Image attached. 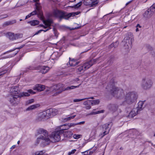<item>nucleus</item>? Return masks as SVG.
<instances>
[{
	"label": "nucleus",
	"mask_w": 155,
	"mask_h": 155,
	"mask_svg": "<svg viewBox=\"0 0 155 155\" xmlns=\"http://www.w3.org/2000/svg\"><path fill=\"white\" fill-rule=\"evenodd\" d=\"M138 98V95L135 91L126 93L124 95V101L120 104L121 105L127 106L134 103Z\"/></svg>",
	"instance_id": "1"
},
{
	"label": "nucleus",
	"mask_w": 155,
	"mask_h": 155,
	"mask_svg": "<svg viewBox=\"0 0 155 155\" xmlns=\"http://www.w3.org/2000/svg\"><path fill=\"white\" fill-rule=\"evenodd\" d=\"M37 133L38 134H41L40 136L37 138L38 143H39V140H41L43 142H46L47 144H49L50 140L48 133L46 130L43 129H40L37 130Z\"/></svg>",
	"instance_id": "2"
},
{
	"label": "nucleus",
	"mask_w": 155,
	"mask_h": 155,
	"mask_svg": "<svg viewBox=\"0 0 155 155\" xmlns=\"http://www.w3.org/2000/svg\"><path fill=\"white\" fill-rule=\"evenodd\" d=\"M76 15H77L78 14H76L75 13L67 14L64 12L58 10H55L53 12L52 16L54 17H58L60 19H61L62 18L67 19L69 17H71L72 15H73V16H74Z\"/></svg>",
	"instance_id": "3"
},
{
	"label": "nucleus",
	"mask_w": 155,
	"mask_h": 155,
	"mask_svg": "<svg viewBox=\"0 0 155 155\" xmlns=\"http://www.w3.org/2000/svg\"><path fill=\"white\" fill-rule=\"evenodd\" d=\"M79 85L78 86H71L69 87H68L66 88L64 87L63 84H58L54 87V90L55 91V93L54 95H57L61 93L63 91L65 90H69L71 89H74L75 88L78 87Z\"/></svg>",
	"instance_id": "4"
},
{
	"label": "nucleus",
	"mask_w": 155,
	"mask_h": 155,
	"mask_svg": "<svg viewBox=\"0 0 155 155\" xmlns=\"http://www.w3.org/2000/svg\"><path fill=\"white\" fill-rule=\"evenodd\" d=\"M63 133V129L54 131L52 133L50 137L53 140V142H54L59 141L61 140V137L62 140H63L64 138H62Z\"/></svg>",
	"instance_id": "5"
},
{
	"label": "nucleus",
	"mask_w": 155,
	"mask_h": 155,
	"mask_svg": "<svg viewBox=\"0 0 155 155\" xmlns=\"http://www.w3.org/2000/svg\"><path fill=\"white\" fill-rule=\"evenodd\" d=\"M127 37H125L124 41H122L123 43H125L124 45L126 48L129 49L131 47V45L132 42L134 41L133 35L131 32L128 33L126 35Z\"/></svg>",
	"instance_id": "6"
},
{
	"label": "nucleus",
	"mask_w": 155,
	"mask_h": 155,
	"mask_svg": "<svg viewBox=\"0 0 155 155\" xmlns=\"http://www.w3.org/2000/svg\"><path fill=\"white\" fill-rule=\"evenodd\" d=\"M50 68L48 66H39L37 67H29L26 69V70L24 71V72H26L28 71V70H39V72L42 74H45L47 73L50 70Z\"/></svg>",
	"instance_id": "7"
},
{
	"label": "nucleus",
	"mask_w": 155,
	"mask_h": 155,
	"mask_svg": "<svg viewBox=\"0 0 155 155\" xmlns=\"http://www.w3.org/2000/svg\"><path fill=\"white\" fill-rule=\"evenodd\" d=\"M8 100L12 105L15 106L19 103L20 98L18 95H12L9 96Z\"/></svg>",
	"instance_id": "8"
},
{
	"label": "nucleus",
	"mask_w": 155,
	"mask_h": 155,
	"mask_svg": "<svg viewBox=\"0 0 155 155\" xmlns=\"http://www.w3.org/2000/svg\"><path fill=\"white\" fill-rule=\"evenodd\" d=\"M112 125V123H107L103 125L102 126V134H101V137H103L104 135L108 134L110 129Z\"/></svg>",
	"instance_id": "9"
},
{
	"label": "nucleus",
	"mask_w": 155,
	"mask_h": 155,
	"mask_svg": "<svg viewBox=\"0 0 155 155\" xmlns=\"http://www.w3.org/2000/svg\"><path fill=\"white\" fill-rule=\"evenodd\" d=\"M155 9V3H154L144 13L143 16L145 18H150L153 15Z\"/></svg>",
	"instance_id": "10"
},
{
	"label": "nucleus",
	"mask_w": 155,
	"mask_h": 155,
	"mask_svg": "<svg viewBox=\"0 0 155 155\" xmlns=\"http://www.w3.org/2000/svg\"><path fill=\"white\" fill-rule=\"evenodd\" d=\"M152 84L150 80L144 78L142 80L141 86L143 89L147 90L151 87Z\"/></svg>",
	"instance_id": "11"
},
{
	"label": "nucleus",
	"mask_w": 155,
	"mask_h": 155,
	"mask_svg": "<svg viewBox=\"0 0 155 155\" xmlns=\"http://www.w3.org/2000/svg\"><path fill=\"white\" fill-rule=\"evenodd\" d=\"M47 110L39 114L37 118L38 121H44L49 118Z\"/></svg>",
	"instance_id": "12"
},
{
	"label": "nucleus",
	"mask_w": 155,
	"mask_h": 155,
	"mask_svg": "<svg viewBox=\"0 0 155 155\" xmlns=\"http://www.w3.org/2000/svg\"><path fill=\"white\" fill-rule=\"evenodd\" d=\"M83 3L86 6L94 7L97 5L98 2L97 0H84Z\"/></svg>",
	"instance_id": "13"
},
{
	"label": "nucleus",
	"mask_w": 155,
	"mask_h": 155,
	"mask_svg": "<svg viewBox=\"0 0 155 155\" xmlns=\"http://www.w3.org/2000/svg\"><path fill=\"white\" fill-rule=\"evenodd\" d=\"M115 91H117V89H114L113 91L112 92L113 95L115 97L121 99L123 97L124 95V91L123 90L119 89L117 93H115Z\"/></svg>",
	"instance_id": "14"
},
{
	"label": "nucleus",
	"mask_w": 155,
	"mask_h": 155,
	"mask_svg": "<svg viewBox=\"0 0 155 155\" xmlns=\"http://www.w3.org/2000/svg\"><path fill=\"white\" fill-rule=\"evenodd\" d=\"M97 59H92L90 61H88L84 64L83 67L85 70H87L91 67L93 65L96 63Z\"/></svg>",
	"instance_id": "15"
},
{
	"label": "nucleus",
	"mask_w": 155,
	"mask_h": 155,
	"mask_svg": "<svg viewBox=\"0 0 155 155\" xmlns=\"http://www.w3.org/2000/svg\"><path fill=\"white\" fill-rule=\"evenodd\" d=\"M106 88L108 90V91H110L111 94L112 95H113L112 92L113 91V90H114V89H117V91H115V93H117V91H118V90L119 88L116 87L114 86V83L113 82V81H112V84L109 83L107 87Z\"/></svg>",
	"instance_id": "16"
},
{
	"label": "nucleus",
	"mask_w": 155,
	"mask_h": 155,
	"mask_svg": "<svg viewBox=\"0 0 155 155\" xmlns=\"http://www.w3.org/2000/svg\"><path fill=\"white\" fill-rule=\"evenodd\" d=\"M69 61L68 63H67L66 64L67 67H69V65L71 66H74L79 63V61H77L76 60L74 59H71V58H69Z\"/></svg>",
	"instance_id": "17"
},
{
	"label": "nucleus",
	"mask_w": 155,
	"mask_h": 155,
	"mask_svg": "<svg viewBox=\"0 0 155 155\" xmlns=\"http://www.w3.org/2000/svg\"><path fill=\"white\" fill-rule=\"evenodd\" d=\"M46 110L49 118L55 116L58 113L57 110L55 109H50Z\"/></svg>",
	"instance_id": "18"
},
{
	"label": "nucleus",
	"mask_w": 155,
	"mask_h": 155,
	"mask_svg": "<svg viewBox=\"0 0 155 155\" xmlns=\"http://www.w3.org/2000/svg\"><path fill=\"white\" fill-rule=\"evenodd\" d=\"M28 92H23L19 94L18 95L20 98L21 97H28L30 95L29 94H34L35 93V92L33 91L32 90L30 89L28 91Z\"/></svg>",
	"instance_id": "19"
},
{
	"label": "nucleus",
	"mask_w": 155,
	"mask_h": 155,
	"mask_svg": "<svg viewBox=\"0 0 155 155\" xmlns=\"http://www.w3.org/2000/svg\"><path fill=\"white\" fill-rule=\"evenodd\" d=\"M118 107V105L115 104H110L108 106V108L109 110L113 112H116L117 110Z\"/></svg>",
	"instance_id": "20"
},
{
	"label": "nucleus",
	"mask_w": 155,
	"mask_h": 155,
	"mask_svg": "<svg viewBox=\"0 0 155 155\" xmlns=\"http://www.w3.org/2000/svg\"><path fill=\"white\" fill-rule=\"evenodd\" d=\"M138 109L134 108L129 113L128 116L129 118H132L136 116L138 113Z\"/></svg>",
	"instance_id": "21"
},
{
	"label": "nucleus",
	"mask_w": 155,
	"mask_h": 155,
	"mask_svg": "<svg viewBox=\"0 0 155 155\" xmlns=\"http://www.w3.org/2000/svg\"><path fill=\"white\" fill-rule=\"evenodd\" d=\"M20 89L18 87L14 86L12 87L11 92L13 94H17L19 93Z\"/></svg>",
	"instance_id": "22"
},
{
	"label": "nucleus",
	"mask_w": 155,
	"mask_h": 155,
	"mask_svg": "<svg viewBox=\"0 0 155 155\" xmlns=\"http://www.w3.org/2000/svg\"><path fill=\"white\" fill-rule=\"evenodd\" d=\"M44 23L45 24V25L46 26H44V25H42L43 27L44 28H47L48 27H50L51 25V24L52 23L53 21L52 20L50 19H48L45 21H43Z\"/></svg>",
	"instance_id": "23"
},
{
	"label": "nucleus",
	"mask_w": 155,
	"mask_h": 155,
	"mask_svg": "<svg viewBox=\"0 0 155 155\" xmlns=\"http://www.w3.org/2000/svg\"><path fill=\"white\" fill-rule=\"evenodd\" d=\"M45 89V86L41 84H37L36 85L35 87L34 90H37L39 91H43Z\"/></svg>",
	"instance_id": "24"
},
{
	"label": "nucleus",
	"mask_w": 155,
	"mask_h": 155,
	"mask_svg": "<svg viewBox=\"0 0 155 155\" xmlns=\"http://www.w3.org/2000/svg\"><path fill=\"white\" fill-rule=\"evenodd\" d=\"M73 133L71 131H66L64 132L62 137L65 138H69L71 137L73 135Z\"/></svg>",
	"instance_id": "25"
},
{
	"label": "nucleus",
	"mask_w": 155,
	"mask_h": 155,
	"mask_svg": "<svg viewBox=\"0 0 155 155\" xmlns=\"http://www.w3.org/2000/svg\"><path fill=\"white\" fill-rule=\"evenodd\" d=\"M35 8L37 12L41 15L42 14L41 6L40 4L36 3L35 4Z\"/></svg>",
	"instance_id": "26"
},
{
	"label": "nucleus",
	"mask_w": 155,
	"mask_h": 155,
	"mask_svg": "<svg viewBox=\"0 0 155 155\" xmlns=\"http://www.w3.org/2000/svg\"><path fill=\"white\" fill-rule=\"evenodd\" d=\"M145 101H140L138 103V106L136 108L138 109V111L141 110L144 108V107H143V105L144 104V103L145 102Z\"/></svg>",
	"instance_id": "27"
},
{
	"label": "nucleus",
	"mask_w": 155,
	"mask_h": 155,
	"mask_svg": "<svg viewBox=\"0 0 155 155\" xmlns=\"http://www.w3.org/2000/svg\"><path fill=\"white\" fill-rule=\"evenodd\" d=\"M27 23H28L30 24L32 26H35L38 25L39 24V22L37 20H33L28 21Z\"/></svg>",
	"instance_id": "28"
},
{
	"label": "nucleus",
	"mask_w": 155,
	"mask_h": 155,
	"mask_svg": "<svg viewBox=\"0 0 155 155\" xmlns=\"http://www.w3.org/2000/svg\"><path fill=\"white\" fill-rule=\"evenodd\" d=\"M39 106V104H36L32 105L29 106L28 108L26 109L27 110H29L35 109L36 108L38 107Z\"/></svg>",
	"instance_id": "29"
},
{
	"label": "nucleus",
	"mask_w": 155,
	"mask_h": 155,
	"mask_svg": "<svg viewBox=\"0 0 155 155\" xmlns=\"http://www.w3.org/2000/svg\"><path fill=\"white\" fill-rule=\"evenodd\" d=\"M7 35L10 39L12 40H15V35L14 33L11 32H8L7 33Z\"/></svg>",
	"instance_id": "30"
},
{
	"label": "nucleus",
	"mask_w": 155,
	"mask_h": 155,
	"mask_svg": "<svg viewBox=\"0 0 155 155\" xmlns=\"http://www.w3.org/2000/svg\"><path fill=\"white\" fill-rule=\"evenodd\" d=\"M78 72L80 74L86 70L83 67V65L79 66L78 68Z\"/></svg>",
	"instance_id": "31"
},
{
	"label": "nucleus",
	"mask_w": 155,
	"mask_h": 155,
	"mask_svg": "<svg viewBox=\"0 0 155 155\" xmlns=\"http://www.w3.org/2000/svg\"><path fill=\"white\" fill-rule=\"evenodd\" d=\"M100 101L99 99L95 100H91V105L98 104L100 103Z\"/></svg>",
	"instance_id": "32"
},
{
	"label": "nucleus",
	"mask_w": 155,
	"mask_h": 155,
	"mask_svg": "<svg viewBox=\"0 0 155 155\" xmlns=\"http://www.w3.org/2000/svg\"><path fill=\"white\" fill-rule=\"evenodd\" d=\"M43 151H37L32 154V155H48L47 154H46L45 155L43 154Z\"/></svg>",
	"instance_id": "33"
},
{
	"label": "nucleus",
	"mask_w": 155,
	"mask_h": 155,
	"mask_svg": "<svg viewBox=\"0 0 155 155\" xmlns=\"http://www.w3.org/2000/svg\"><path fill=\"white\" fill-rule=\"evenodd\" d=\"M82 3V2H80L74 6H72V7L75 8H78L81 6Z\"/></svg>",
	"instance_id": "34"
},
{
	"label": "nucleus",
	"mask_w": 155,
	"mask_h": 155,
	"mask_svg": "<svg viewBox=\"0 0 155 155\" xmlns=\"http://www.w3.org/2000/svg\"><path fill=\"white\" fill-rule=\"evenodd\" d=\"M103 112L104 110H99L96 112H92L90 113V115H92L94 114H97L103 113Z\"/></svg>",
	"instance_id": "35"
},
{
	"label": "nucleus",
	"mask_w": 155,
	"mask_h": 155,
	"mask_svg": "<svg viewBox=\"0 0 155 155\" xmlns=\"http://www.w3.org/2000/svg\"><path fill=\"white\" fill-rule=\"evenodd\" d=\"M15 35V39L22 38L23 37V35L21 34H17Z\"/></svg>",
	"instance_id": "36"
},
{
	"label": "nucleus",
	"mask_w": 155,
	"mask_h": 155,
	"mask_svg": "<svg viewBox=\"0 0 155 155\" xmlns=\"http://www.w3.org/2000/svg\"><path fill=\"white\" fill-rule=\"evenodd\" d=\"M118 44V43L117 41L116 42L114 43H112L109 46V48H111L114 47V48H116L117 46V45Z\"/></svg>",
	"instance_id": "37"
},
{
	"label": "nucleus",
	"mask_w": 155,
	"mask_h": 155,
	"mask_svg": "<svg viewBox=\"0 0 155 155\" xmlns=\"http://www.w3.org/2000/svg\"><path fill=\"white\" fill-rule=\"evenodd\" d=\"M82 153L84 155H89L92 154L93 153V152L89 151H87L83 152Z\"/></svg>",
	"instance_id": "38"
},
{
	"label": "nucleus",
	"mask_w": 155,
	"mask_h": 155,
	"mask_svg": "<svg viewBox=\"0 0 155 155\" xmlns=\"http://www.w3.org/2000/svg\"><path fill=\"white\" fill-rule=\"evenodd\" d=\"M76 125H77L76 124L71 123L70 124V125H65L66 126H67V127H66V128H65V129H68L71 127H74Z\"/></svg>",
	"instance_id": "39"
},
{
	"label": "nucleus",
	"mask_w": 155,
	"mask_h": 155,
	"mask_svg": "<svg viewBox=\"0 0 155 155\" xmlns=\"http://www.w3.org/2000/svg\"><path fill=\"white\" fill-rule=\"evenodd\" d=\"M7 72V70H2L1 71H0V76L2 75L5 74Z\"/></svg>",
	"instance_id": "40"
},
{
	"label": "nucleus",
	"mask_w": 155,
	"mask_h": 155,
	"mask_svg": "<svg viewBox=\"0 0 155 155\" xmlns=\"http://www.w3.org/2000/svg\"><path fill=\"white\" fill-rule=\"evenodd\" d=\"M87 98H84L83 99H75L73 100V101L75 102H78L80 101H83L84 100H86Z\"/></svg>",
	"instance_id": "41"
},
{
	"label": "nucleus",
	"mask_w": 155,
	"mask_h": 155,
	"mask_svg": "<svg viewBox=\"0 0 155 155\" xmlns=\"http://www.w3.org/2000/svg\"><path fill=\"white\" fill-rule=\"evenodd\" d=\"M90 103H91V100H88L84 101L83 103V104L84 105L87 106L89 105Z\"/></svg>",
	"instance_id": "42"
},
{
	"label": "nucleus",
	"mask_w": 155,
	"mask_h": 155,
	"mask_svg": "<svg viewBox=\"0 0 155 155\" xmlns=\"http://www.w3.org/2000/svg\"><path fill=\"white\" fill-rule=\"evenodd\" d=\"M81 137V135L80 134H75L74 135L73 137L75 139H78Z\"/></svg>",
	"instance_id": "43"
},
{
	"label": "nucleus",
	"mask_w": 155,
	"mask_h": 155,
	"mask_svg": "<svg viewBox=\"0 0 155 155\" xmlns=\"http://www.w3.org/2000/svg\"><path fill=\"white\" fill-rule=\"evenodd\" d=\"M34 101L33 99H31L28 100L27 102V104H31L32 103H33L34 102Z\"/></svg>",
	"instance_id": "44"
},
{
	"label": "nucleus",
	"mask_w": 155,
	"mask_h": 155,
	"mask_svg": "<svg viewBox=\"0 0 155 155\" xmlns=\"http://www.w3.org/2000/svg\"><path fill=\"white\" fill-rule=\"evenodd\" d=\"M76 149H74L72 150L71 151L68 152V155H71L74 154L76 151Z\"/></svg>",
	"instance_id": "45"
},
{
	"label": "nucleus",
	"mask_w": 155,
	"mask_h": 155,
	"mask_svg": "<svg viewBox=\"0 0 155 155\" xmlns=\"http://www.w3.org/2000/svg\"><path fill=\"white\" fill-rule=\"evenodd\" d=\"M75 116H76V115L72 116H70V117H68V118H67L66 119L67 120H70L71 119L74 118L75 117Z\"/></svg>",
	"instance_id": "46"
},
{
	"label": "nucleus",
	"mask_w": 155,
	"mask_h": 155,
	"mask_svg": "<svg viewBox=\"0 0 155 155\" xmlns=\"http://www.w3.org/2000/svg\"><path fill=\"white\" fill-rule=\"evenodd\" d=\"M10 25H13L16 23V21L15 20L9 21Z\"/></svg>",
	"instance_id": "47"
},
{
	"label": "nucleus",
	"mask_w": 155,
	"mask_h": 155,
	"mask_svg": "<svg viewBox=\"0 0 155 155\" xmlns=\"http://www.w3.org/2000/svg\"><path fill=\"white\" fill-rule=\"evenodd\" d=\"M37 13L38 12L36 10H35L34 11L30 13L31 14V16L36 15Z\"/></svg>",
	"instance_id": "48"
},
{
	"label": "nucleus",
	"mask_w": 155,
	"mask_h": 155,
	"mask_svg": "<svg viewBox=\"0 0 155 155\" xmlns=\"http://www.w3.org/2000/svg\"><path fill=\"white\" fill-rule=\"evenodd\" d=\"M8 15L7 14H5L4 15H1L0 16V18H5L8 17Z\"/></svg>",
	"instance_id": "49"
},
{
	"label": "nucleus",
	"mask_w": 155,
	"mask_h": 155,
	"mask_svg": "<svg viewBox=\"0 0 155 155\" xmlns=\"http://www.w3.org/2000/svg\"><path fill=\"white\" fill-rule=\"evenodd\" d=\"M96 132H97V131L95 130H93L92 131V132L91 133V134L92 135L93 134V135H94L96 134Z\"/></svg>",
	"instance_id": "50"
},
{
	"label": "nucleus",
	"mask_w": 155,
	"mask_h": 155,
	"mask_svg": "<svg viewBox=\"0 0 155 155\" xmlns=\"http://www.w3.org/2000/svg\"><path fill=\"white\" fill-rule=\"evenodd\" d=\"M4 25H5V26L10 25V22H9V21H6V22H5L4 24Z\"/></svg>",
	"instance_id": "51"
},
{
	"label": "nucleus",
	"mask_w": 155,
	"mask_h": 155,
	"mask_svg": "<svg viewBox=\"0 0 155 155\" xmlns=\"http://www.w3.org/2000/svg\"><path fill=\"white\" fill-rule=\"evenodd\" d=\"M85 109L87 110L91 108V106L90 105H87L85 107Z\"/></svg>",
	"instance_id": "52"
},
{
	"label": "nucleus",
	"mask_w": 155,
	"mask_h": 155,
	"mask_svg": "<svg viewBox=\"0 0 155 155\" xmlns=\"http://www.w3.org/2000/svg\"><path fill=\"white\" fill-rule=\"evenodd\" d=\"M31 14L30 13L28 15H27L26 16L25 19H27L30 18V17H31Z\"/></svg>",
	"instance_id": "53"
},
{
	"label": "nucleus",
	"mask_w": 155,
	"mask_h": 155,
	"mask_svg": "<svg viewBox=\"0 0 155 155\" xmlns=\"http://www.w3.org/2000/svg\"><path fill=\"white\" fill-rule=\"evenodd\" d=\"M84 123H85L84 121L81 122L76 123V125H79V124H84Z\"/></svg>",
	"instance_id": "54"
},
{
	"label": "nucleus",
	"mask_w": 155,
	"mask_h": 155,
	"mask_svg": "<svg viewBox=\"0 0 155 155\" xmlns=\"http://www.w3.org/2000/svg\"><path fill=\"white\" fill-rule=\"evenodd\" d=\"M53 30L54 31V33L55 36L56 37H57L58 35L57 34V33H56V31H55V29L54 28H53Z\"/></svg>",
	"instance_id": "55"
},
{
	"label": "nucleus",
	"mask_w": 155,
	"mask_h": 155,
	"mask_svg": "<svg viewBox=\"0 0 155 155\" xmlns=\"http://www.w3.org/2000/svg\"><path fill=\"white\" fill-rule=\"evenodd\" d=\"M51 29V28L50 27H49L46 30H43V31H44L45 32H46L47 31H48L49 30V29Z\"/></svg>",
	"instance_id": "56"
},
{
	"label": "nucleus",
	"mask_w": 155,
	"mask_h": 155,
	"mask_svg": "<svg viewBox=\"0 0 155 155\" xmlns=\"http://www.w3.org/2000/svg\"><path fill=\"white\" fill-rule=\"evenodd\" d=\"M24 45H22L21 46H20L19 47H18V48H17V49H20L22 48V47H23L24 46Z\"/></svg>",
	"instance_id": "57"
},
{
	"label": "nucleus",
	"mask_w": 155,
	"mask_h": 155,
	"mask_svg": "<svg viewBox=\"0 0 155 155\" xmlns=\"http://www.w3.org/2000/svg\"><path fill=\"white\" fill-rule=\"evenodd\" d=\"M130 107H128V108H127L126 109V110L127 111V112H128V110H130Z\"/></svg>",
	"instance_id": "58"
},
{
	"label": "nucleus",
	"mask_w": 155,
	"mask_h": 155,
	"mask_svg": "<svg viewBox=\"0 0 155 155\" xmlns=\"http://www.w3.org/2000/svg\"><path fill=\"white\" fill-rule=\"evenodd\" d=\"M136 27H138L139 28H141V27L140 25L139 24H137L136 25Z\"/></svg>",
	"instance_id": "59"
},
{
	"label": "nucleus",
	"mask_w": 155,
	"mask_h": 155,
	"mask_svg": "<svg viewBox=\"0 0 155 155\" xmlns=\"http://www.w3.org/2000/svg\"><path fill=\"white\" fill-rule=\"evenodd\" d=\"M15 147V145H14L11 148V149H14Z\"/></svg>",
	"instance_id": "60"
},
{
	"label": "nucleus",
	"mask_w": 155,
	"mask_h": 155,
	"mask_svg": "<svg viewBox=\"0 0 155 155\" xmlns=\"http://www.w3.org/2000/svg\"><path fill=\"white\" fill-rule=\"evenodd\" d=\"M136 27V31L137 32V31H139V29L138 27Z\"/></svg>",
	"instance_id": "61"
},
{
	"label": "nucleus",
	"mask_w": 155,
	"mask_h": 155,
	"mask_svg": "<svg viewBox=\"0 0 155 155\" xmlns=\"http://www.w3.org/2000/svg\"><path fill=\"white\" fill-rule=\"evenodd\" d=\"M131 2H132L131 1H130L129 2H128L126 4V5L127 6V5H128Z\"/></svg>",
	"instance_id": "62"
},
{
	"label": "nucleus",
	"mask_w": 155,
	"mask_h": 155,
	"mask_svg": "<svg viewBox=\"0 0 155 155\" xmlns=\"http://www.w3.org/2000/svg\"><path fill=\"white\" fill-rule=\"evenodd\" d=\"M86 98H87V99H94V97H86Z\"/></svg>",
	"instance_id": "63"
},
{
	"label": "nucleus",
	"mask_w": 155,
	"mask_h": 155,
	"mask_svg": "<svg viewBox=\"0 0 155 155\" xmlns=\"http://www.w3.org/2000/svg\"><path fill=\"white\" fill-rule=\"evenodd\" d=\"M43 30H41L38 31V33H39L41 32V31H43Z\"/></svg>",
	"instance_id": "64"
}]
</instances>
